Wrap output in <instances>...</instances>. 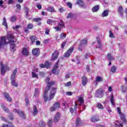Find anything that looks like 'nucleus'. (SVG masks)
<instances>
[{
	"instance_id": "1",
	"label": "nucleus",
	"mask_w": 127,
	"mask_h": 127,
	"mask_svg": "<svg viewBox=\"0 0 127 127\" xmlns=\"http://www.w3.org/2000/svg\"><path fill=\"white\" fill-rule=\"evenodd\" d=\"M17 74V69L15 68L12 71V74L11 75L10 77L11 84L12 86H14V87H18V84L17 83V82H16V81H15V80L16 79V78L15 77Z\"/></svg>"
},
{
	"instance_id": "2",
	"label": "nucleus",
	"mask_w": 127,
	"mask_h": 127,
	"mask_svg": "<svg viewBox=\"0 0 127 127\" xmlns=\"http://www.w3.org/2000/svg\"><path fill=\"white\" fill-rule=\"evenodd\" d=\"M1 68H0V73L1 75H4L6 72V71H10V68L9 66H7V64H3L2 63H0Z\"/></svg>"
},
{
	"instance_id": "3",
	"label": "nucleus",
	"mask_w": 127,
	"mask_h": 127,
	"mask_svg": "<svg viewBox=\"0 0 127 127\" xmlns=\"http://www.w3.org/2000/svg\"><path fill=\"white\" fill-rule=\"evenodd\" d=\"M117 112L119 115L120 116V119L121 121H122L123 124H127V120L126 118V116L124 113H122V110H121V108L118 107L117 108Z\"/></svg>"
},
{
	"instance_id": "4",
	"label": "nucleus",
	"mask_w": 127,
	"mask_h": 127,
	"mask_svg": "<svg viewBox=\"0 0 127 127\" xmlns=\"http://www.w3.org/2000/svg\"><path fill=\"white\" fill-rule=\"evenodd\" d=\"M105 91L102 88H99L97 89L95 92V97L96 98H102L104 97V93Z\"/></svg>"
},
{
	"instance_id": "5",
	"label": "nucleus",
	"mask_w": 127,
	"mask_h": 127,
	"mask_svg": "<svg viewBox=\"0 0 127 127\" xmlns=\"http://www.w3.org/2000/svg\"><path fill=\"white\" fill-rule=\"evenodd\" d=\"M60 62V60H58L57 63L55 64L54 68L52 71L53 74H55L56 75H59V71H57V69H58V64Z\"/></svg>"
},
{
	"instance_id": "6",
	"label": "nucleus",
	"mask_w": 127,
	"mask_h": 127,
	"mask_svg": "<svg viewBox=\"0 0 127 127\" xmlns=\"http://www.w3.org/2000/svg\"><path fill=\"white\" fill-rule=\"evenodd\" d=\"M57 89L56 88H52L51 91V94L49 96L48 101H50L51 100L53 99L54 97H55V95L56 94V90Z\"/></svg>"
},
{
	"instance_id": "7",
	"label": "nucleus",
	"mask_w": 127,
	"mask_h": 127,
	"mask_svg": "<svg viewBox=\"0 0 127 127\" xmlns=\"http://www.w3.org/2000/svg\"><path fill=\"white\" fill-rule=\"evenodd\" d=\"M14 113H17L18 115L19 116L20 118H22L23 120H25L26 116L24 112L21 110H17L16 109H13Z\"/></svg>"
},
{
	"instance_id": "8",
	"label": "nucleus",
	"mask_w": 127,
	"mask_h": 127,
	"mask_svg": "<svg viewBox=\"0 0 127 127\" xmlns=\"http://www.w3.org/2000/svg\"><path fill=\"white\" fill-rule=\"evenodd\" d=\"M74 51V48L70 47L69 49L64 54V56L65 58H69L70 57V54Z\"/></svg>"
},
{
	"instance_id": "9",
	"label": "nucleus",
	"mask_w": 127,
	"mask_h": 127,
	"mask_svg": "<svg viewBox=\"0 0 127 127\" xmlns=\"http://www.w3.org/2000/svg\"><path fill=\"white\" fill-rule=\"evenodd\" d=\"M6 44V40L4 37H2L0 40V50H1Z\"/></svg>"
},
{
	"instance_id": "10",
	"label": "nucleus",
	"mask_w": 127,
	"mask_h": 127,
	"mask_svg": "<svg viewBox=\"0 0 127 127\" xmlns=\"http://www.w3.org/2000/svg\"><path fill=\"white\" fill-rule=\"evenodd\" d=\"M32 52L34 56L37 57L39 56V55L40 54V50H39V48H34L32 50Z\"/></svg>"
},
{
	"instance_id": "11",
	"label": "nucleus",
	"mask_w": 127,
	"mask_h": 127,
	"mask_svg": "<svg viewBox=\"0 0 127 127\" xmlns=\"http://www.w3.org/2000/svg\"><path fill=\"white\" fill-rule=\"evenodd\" d=\"M90 120L92 123H97V122L100 121V117L98 115L92 116L90 118Z\"/></svg>"
},
{
	"instance_id": "12",
	"label": "nucleus",
	"mask_w": 127,
	"mask_h": 127,
	"mask_svg": "<svg viewBox=\"0 0 127 127\" xmlns=\"http://www.w3.org/2000/svg\"><path fill=\"white\" fill-rule=\"evenodd\" d=\"M58 55H59V52L58 51H55L52 54V58L51 59V61H55L58 59Z\"/></svg>"
},
{
	"instance_id": "13",
	"label": "nucleus",
	"mask_w": 127,
	"mask_h": 127,
	"mask_svg": "<svg viewBox=\"0 0 127 127\" xmlns=\"http://www.w3.org/2000/svg\"><path fill=\"white\" fill-rule=\"evenodd\" d=\"M61 117V114L59 112L57 113V115H55L54 117V123H58L59 122V120H60V118Z\"/></svg>"
},
{
	"instance_id": "14",
	"label": "nucleus",
	"mask_w": 127,
	"mask_h": 127,
	"mask_svg": "<svg viewBox=\"0 0 127 127\" xmlns=\"http://www.w3.org/2000/svg\"><path fill=\"white\" fill-rule=\"evenodd\" d=\"M76 3L82 8H85V7H86V5L83 0H76Z\"/></svg>"
},
{
	"instance_id": "15",
	"label": "nucleus",
	"mask_w": 127,
	"mask_h": 127,
	"mask_svg": "<svg viewBox=\"0 0 127 127\" xmlns=\"http://www.w3.org/2000/svg\"><path fill=\"white\" fill-rule=\"evenodd\" d=\"M3 95L4 98L6 99L7 102H9L10 103L12 102V99L11 98V97H10L9 94L7 93V92H4Z\"/></svg>"
},
{
	"instance_id": "16",
	"label": "nucleus",
	"mask_w": 127,
	"mask_h": 127,
	"mask_svg": "<svg viewBox=\"0 0 127 127\" xmlns=\"http://www.w3.org/2000/svg\"><path fill=\"white\" fill-rule=\"evenodd\" d=\"M8 40L10 43H14V42H16V40L15 41L14 36L12 34H9L7 36Z\"/></svg>"
},
{
	"instance_id": "17",
	"label": "nucleus",
	"mask_w": 127,
	"mask_h": 127,
	"mask_svg": "<svg viewBox=\"0 0 127 127\" xmlns=\"http://www.w3.org/2000/svg\"><path fill=\"white\" fill-rule=\"evenodd\" d=\"M55 81H50L49 82H48L46 87V90L49 91L50 90V88H51L52 86L55 85Z\"/></svg>"
},
{
	"instance_id": "18",
	"label": "nucleus",
	"mask_w": 127,
	"mask_h": 127,
	"mask_svg": "<svg viewBox=\"0 0 127 127\" xmlns=\"http://www.w3.org/2000/svg\"><path fill=\"white\" fill-rule=\"evenodd\" d=\"M41 20H42V18L41 17L35 18L33 19V21L34 22H38L37 24L38 26H40L41 25L42 23L41 22H39L41 21Z\"/></svg>"
},
{
	"instance_id": "19",
	"label": "nucleus",
	"mask_w": 127,
	"mask_h": 127,
	"mask_svg": "<svg viewBox=\"0 0 127 127\" xmlns=\"http://www.w3.org/2000/svg\"><path fill=\"white\" fill-rule=\"evenodd\" d=\"M117 12L119 13L120 15H124V8L122 5H120L118 7L117 9Z\"/></svg>"
},
{
	"instance_id": "20",
	"label": "nucleus",
	"mask_w": 127,
	"mask_h": 127,
	"mask_svg": "<svg viewBox=\"0 0 127 127\" xmlns=\"http://www.w3.org/2000/svg\"><path fill=\"white\" fill-rule=\"evenodd\" d=\"M22 54L24 56H29V52L28 50L26 48H23L22 51Z\"/></svg>"
},
{
	"instance_id": "21",
	"label": "nucleus",
	"mask_w": 127,
	"mask_h": 127,
	"mask_svg": "<svg viewBox=\"0 0 127 127\" xmlns=\"http://www.w3.org/2000/svg\"><path fill=\"white\" fill-rule=\"evenodd\" d=\"M30 40H31V45H33L34 43H35V41L37 40V37L36 36L32 35L30 37Z\"/></svg>"
},
{
	"instance_id": "22",
	"label": "nucleus",
	"mask_w": 127,
	"mask_h": 127,
	"mask_svg": "<svg viewBox=\"0 0 127 127\" xmlns=\"http://www.w3.org/2000/svg\"><path fill=\"white\" fill-rule=\"evenodd\" d=\"M88 42V41L87 39H82L80 41V44L78 45V46L79 47H83V46H86L87 45V43Z\"/></svg>"
},
{
	"instance_id": "23",
	"label": "nucleus",
	"mask_w": 127,
	"mask_h": 127,
	"mask_svg": "<svg viewBox=\"0 0 127 127\" xmlns=\"http://www.w3.org/2000/svg\"><path fill=\"white\" fill-rule=\"evenodd\" d=\"M100 82H103V78L100 76H96L95 80V85L97 86Z\"/></svg>"
},
{
	"instance_id": "24",
	"label": "nucleus",
	"mask_w": 127,
	"mask_h": 127,
	"mask_svg": "<svg viewBox=\"0 0 127 127\" xmlns=\"http://www.w3.org/2000/svg\"><path fill=\"white\" fill-rule=\"evenodd\" d=\"M48 92L49 91H47L46 90H45L43 95L44 100L46 102H47V101H48V95H47Z\"/></svg>"
},
{
	"instance_id": "25",
	"label": "nucleus",
	"mask_w": 127,
	"mask_h": 127,
	"mask_svg": "<svg viewBox=\"0 0 127 127\" xmlns=\"http://www.w3.org/2000/svg\"><path fill=\"white\" fill-rule=\"evenodd\" d=\"M0 106L2 109L4 110V112H5L6 113H9V109L8 108L5 107V104L4 103H1Z\"/></svg>"
},
{
	"instance_id": "26",
	"label": "nucleus",
	"mask_w": 127,
	"mask_h": 127,
	"mask_svg": "<svg viewBox=\"0 0 127 127\" xmlns=\"http://www.w3.org/2000/svg\"><path fill=\"white\" fill-rule=\"evenodd\" d=\"M82 83L83 86H85L88 83V78L85 75L82 77Z\"/></svg>"
},
{
	"instance_id": "27",
	"label": "nucleus",
	"mask_w": 127,
	"mask_h": 127,
	"mask_svg": "<svg viewBox=\"0 0 127 127\" xmlns=\"http://www.w3.org/2000/svg\"><path fill=\"white\" fill-rule=\"evenodd\" d=\"M82 120H80V118H77L76 120L75 125L77 127H80L82 125Z\"/></svg>"
},
{
	"instance_id": "28",
	"label": "nucleus",
	"mask_w": 127,
	"mask_h": 127,
	"mask_svg": "<svg viewBox=\"0 0 127 127\" xmlns=\"http://www.w3.org/2000/svg\"><path fill=\"white\" fill-rule=\"evenodd\" d=\"M99 8H100V5H97L96 6H94L92 8V11H93V12H97V11L99 10Z\"/></svg>"
},
{
	"instance_id": "29",
	"label": "nucleus",
	"mask_w": 127,
	"mask_h": 127,
	"mask_svg": "<svg viewBox=\"0 0 127 127\" xmlns=\"http://www.w3.org/2000/svg\"><path fill=\"white\" fill-rule=\"evenodd\" d=\"M107 58L108 59V61H113V60H115V59L112 57V53H109L107 55Z\"/></svg>"
},
{
	"instance_id": "30",
	"label": "nucleus",
	"mask_w": 127,
	"mask_h": 127,
	"mask_svg": "<svg viewBox=\"0 0 127 127\" xmlns=\"http://www.w3.org/2000/svg\"><path fill=\"white\" fill-rule=\"evenodd\" d=\"M108 15H109V10H105L102 13L101 16L102 17H105L106 16H108Z\"/></svg>"
},
{
	"instance_id": "31",
	"label": "nucleus",
	"mask_w": 127,
	"mask_h": 127,
	"mask_svg": "<svg viewBox=\"0 0 127 127\" xmlns=\"http://www.w3.org/2000/svg\"><path fill=\"white\" fill-rule=\"evenodd\" d=\"M38 114V110H37V107L36 106L34 105V110L33 111V116H36Z\"/></svg>"
},
{
	"instance_id": "32",
	"label": "nucleus",
	"mask_w": 127,
	"mask_h": 127,
	"mask_svg": "<svg viewBox=\"0 0 127 127\" xmlns=\"http://www.w3.org/2000/svg\"><path fill=\"white\" fill-rule=\"evenodd\" d=\"M2 25L5 26L6 29L8 28V26H7V22H6V18H5V17L3 18Z\"/></svg>"
},
{
	"instance_id": "33",
	"label": "nucleus",
	"mask_w": 127,
	"mask_h": 127,
	"mask_svg": "<svg viewBox=\"0 0 127 127\" xmlns=\"http://www.w3.org/2000/svg\"><path fill=\"white\" fill-rule=\"evenodd\" d=\"M110 103L112 104V106H115V97H114V94H111V97L110 98Z\"/></svg>"
},
{
	"instance_id": "34",
	"label": "nucleus",
	"mask_w": 127,
	"mask_h": 127,
	"mask_svg": "<svg viewBox=\"0 0 127 127\" xmlns=\"http://www.w3.org/2000/svg\"><path fill=\"white\" fill-rule=\"evenodd\" d=\"M47 11H49L50 12H55V9L53 7H49L47 8Z\"/></svg>"
},
{
	"instance_id": "35",
	"label": "nucleus",
	"mask_w": 127,
	"mask_h": 127,
	"mask_svg": "<svg viewBox=\"0 0 127 127\" xmlns=\"http://www.w3.org/2000/svg\"><path fill=\"white\" fill-rule=\"evenodd\" d=\"M60 21H61V23L59 22L58 23V25H59L60 27H64V28H65V24L64 23V22L63 21V20H61Z\"/></svg>"
},
{
	"instance_id": "36",
	"label": "nucleus",
	"mask_w": 127,
	"mask_h": 127,
	"mask_svg": "<svg viewBox=\"0 0 127 127\" xmlns=\"http://www.w3.org/2000/svg\"><path fill=\"white\" fill-rule=\"evenodd\" d=\"M122 93H126L127 90V87L125 85H122L121 86Z\"/></svg>"
},
{
	"instance_id": "37",
	"label": "nucleus",
	"mask_w": 127,
	"mask_h": 127,
	"mask_svg": "<svg viewBox=\"0 0 127 127\" xmlns=\"http://www.w3.org/2000/svg\"><path fill=\"white\" fill-rule=\"evenodd\" d=\"M57 110V109H60V103L55 102L53 106Z\"/></svg>"
},
{
	"instance_id": "38",
	"label": "nucleus",
	"mask_w": 127,
	"mask_h": 127,
	"mask_svg": "<svg viewBox=\"0 0 127 127\" xmlns=\"http://www.w3.org/2000/svg\"><path fill=\"white\" fill-rule=\"evenodd\" d=\"M116 71H117V66L115 65L112 66L111 68V72H112V73H116Z\"/></svg>"
},
{
	"instance_id": "39",
	"label": "nucleus",
	"mask_w": 127,
	"mask_h": 127,
	"mask_svg": "<svg viewBox=\"0 0 127 127\" xmlns=\"http://www.w3.org/2000/svg\"><path fill=\"white\" fill-rule=\"evenodd\" d=\"M39 127H45V123L42 121H40L39 123Z\"/></svg>"
},
{
	"instance_id": "40",
	"label": "nucleus",
	"mask_w": 127,
	"mask_h": 127,
	"mask_svg": "<svg viewBox=\"0 0 127 127\" xmlns=\"http://www.w3.org/2000/svg\"><path fill=\"white\" fill-rule=\"evenodd\" d=\"M74 15H75V14L73 13H69L67 14L66 18H73V17H74Z\"/></svg>"
},
{
	"instance_id": "41",
	"label": "nucleus",
	"mask_w": 127,
	"mask_h": 127,
	"mask_svg": "<svg viewBox=\"0 0 127 127\" xmlns=\"http://www.w3.org/2000/svg\"><path fill=\"white\" fill-rule=\"evenodd\" d=\"M109 37H110V38H115L116 37L111 30H109Z\"/></svg>"
},
{
	"instance_id": "42",
	"label": "nucleus",
	"mask_w": 127,
	"mask_h": 127,
	"mask_svg": "<svg viewBox=\"0 0 127 127\" xmlns=\"http://www.w3.org/2000/svg\"><path fill=\"white\" fill-rule=\"evenodd\" d=\"M34 27V26H33V24L32 23H29L27 25V28L28 29H32Z\"/></svg>"
},
{
	"instance_id": "43",
	"label": "nucleus",
	"mask_w": 127,
	"mask_h": 127,
	"mask_svg": "<svg viewBox=\"0 0 127 127\" xmlns=\"http://www.w3.org/2000/svg\"><path fill=\"white\" fill-rule=\"evenodd\" d=\"M45 66L47 69H49L50 68V63L49 62H46L45 63Z\"/></svg>"
},
{
	"instance_id": "44",
	"label": "nucleus",
	"mask_w": 127,
	"mask_h": 127,
	"mask_svg": "<svg viewBox=\"0 0 127 127\" xmlns=\"http://www.w3.org/2000/svg\"><path fill=\"white\" fill-rule=\"evenodd\" d=\"M97 108L98 109H99L100 110H103L104 109V106L101 103H97Z\"/></svg>"
},
{
	"instance_id": "45",
	"label": "nucleus",
	"mask_w": 127,
	"mask_h": 127,
	"mask_svg": "<svg viewBox=\"0 0 127 127\" xmlns=\"http://www.w3.org/2000/svg\"><path fill=\"white\" fill-rule=\"evenodd\" d=\"M16 19H17V18L15 16L11 17V21L12 22H15V21H16Z\"/></svg>"
},
{
	"instance_id": "46",
	"label": "nucleus",
	"mask_w": 127,
	"mask_h": 127,
	"mask_svg": "<svg viewBox=\"0 0 127 127\" xmlns=\"http://www.w3.org/2000/svg\"><path fill=\"white\" fill-rule=\"evenodd\" d=\"M52 124H53V121L52 120L50 119L48 122V125L49 127H52Z\"/></svg>"
},
{
	"instance_id": "47",
	"label": "nucleus",
	"mask_w": 127,
	"mask_h": 127,
	"mask_svg": "<svg viewBox=\"0 0 127 127\" xmlns=\"http://www.w3.org/2000/svg\"><path fill=\"white\" fill-rule=\"evenodd\" d=\"M38 94H39V89L38 88H35L34 96L36 97V95H38Z\"/></svg>"
},
{
	"instance_id": "48",
	"label": "nucleus",
	"mask_w": 127,
	"mask_h": 127,
	"mask_svg": "<svg viewBox=\"0 0 127 127\" xmlns=\"http://www.w3.org/2000/svg\"><path fill=\"white\" fill-rule=\"evenodd\" d=\"M78 101L80 104H83V103H84V99L83 97H79Z\"/></svg>"
},
{
	"instance_id": "49",
	"label": "nucleus",
	"mask_w": 127,
	"mask_h": 127,
	"mask_svg": "<svg viewBox=\"0 0 127 127\" xmlns=\"http://www.w3.org/2000/svg\"><path fill=\"white\" fill-rule=\"evenodd\" d=\"M32 77L33 78H37V79H38V75L37 74H36V73H35V72H32Z\"/></svg>"
},
{
	"instance_id": "50",
	"label": "nucleus",
	"mask_w": 127,
	"mask_h": 127,
	"mask_svg": "<svg viewBox=\"0 0 127 127\" xmlns=\"http://www.w3.org/2000/svg\"><path fill=\"white\" fill-rule=\"evenodd\" d=\"M66 44H67V42L66 41H64L62 43V48L63 49H64V48L65 47V46L66 45Z\"/></svg>"
},
{
	"instance_id": "51",
	"label": "nucleus",
	"mask_w": 127,
	"mask_h": 127,
	"mask_svg": "<svg viewBox=\"0 0 127 127\" xmlns=\"http://www.w3.org/2000/svg\"><path fill=\"white\" fill-rule=\"evenodd\" d=\"M16 7L18 10H21V5L20 4H16Z\"/></svg>"
},
{
	"instance_id": "52",
	"label": "nucleus",
	"mask_w": 127,
	"mask_h": 127,
	"mask_svg": "<svg viewBox=\"0 0 127 127\" xmlns=\"http://www.w3.org/2000/svg\"><path fill=\"white\" fill-rule=\"evenodd\" d=\"M54 28L56 30V31H61V27L59 26L55 27Z\"/></svg>"
},
{
	"instance_id": "53",
	"label": "nucleus",
	"mask_w": 127,
	"mask_h": 127,
	"mask_svg": "<svg viewBox=\"0 0 127 127\" xmlns=\"http://www.w3.org/2000/svg\"><path fill=\"white\" fill-rule=\"evenodd\" d=\"M47 24H51V23H53V21L52 19H49L47 21Z\"/></svg>"
},
{
	"instance_id": "54",
	"label": "nucleus",
	"mask_w": 127,
	"mask_h": 127,
	"mask_svg": "<svg viewBox=\"0 0 127 127\" xmlns=\"http://www.w3.org/2000/svg\"><path fill=\"white\" fill-rule=\"evenodd\" d=\"M25 101L26 106H28V104H29V99L27 97H26Z\"/></svg>"
},
{
	"instance_id": "55",
	"label": "nucleus",
	"mask_w": 127,
	"mask_h": 127,
	"mask_svg": "<svg viewBox=\"0 0 127 127\" xmlns=\"http://www.w3.org/2000/svg\"><path fill=\"white\" fill-rule=\"evenodd\" d=\"M66 5L67 6H68V7L69 8H72V3H71V2H67V3H66Z\"/></svg>"
},
{
	"instance_id": "56",
	"label": "nucleus",
	"mask_w": 127,
	"mask_h": 127,
	"mask_svg": "<svg viewBox=\"0 0 127 127\" xmlns=\"http://www.w3.org/2000/svg\"><path fill=\"white\" fill-rule=\"evenodd\" d=\"M49 32H50V29H46L45 33L46 35H49Z\"/></svg>"
},
{
	"instance_id": "57",
	"label": "nucleus",
	"mask_w": 127,
	"mask_h": 127,
	"mask_svg": "<svg viewBox=\"0 0 127 127\" xmlns=\"http://www.w3.org/2000/svg\"><path fill=\"white\" fill-rule=\"evenodd\" d=\"M61 38L62 39H64V38H66V35H64V33H62L61 34Z\"/></svg>"
},
{
	"instance_id": "58",
	"label": "nucleus",
	"mask_w": 127,
	"mask_h": 127,
	"mask_svg": "<svg viewBox=\"0 0 127 127\" xmlns=\"http://www.w3.org/2000/svg\"><path fill=\"white\" fill-rule=\"evenodd\" d=\"M14 2V1L13 0H8V4H12Z\"/></svg>"
},
{
	"instance_id": "59",
	"label": "nucleus",
	"mask_w": 127,
	"mask_h": 127,
	"mask_svg": "<svg viewBox=\"0 0 127 127\" xmlns=\"http://www.w3.org/2000/svg\"><path fill=\"white\" fill-rule=\"evenodd\" d=\"M11 50L14 52V50H13V49H14V48H15V45L14 44H12L11 45Z\"/></svg>"
},
{
	"instance_id": "60",
	"label": "nucleus",
	"mask_w": 127,
	"mask_h": 127,
	"mask_svg": "<svg viewBox=\"0 0 127 127\" xmlns=\"http://www.w3.org/2000/svg\"><path fill=\"white\" fill-rule=\"evenodd\" d=\"M71 81H68L67 83H66L65 85L66 87H70V85H71Z\"/></svg>"
},
{
	"instance_id": "61",
	"label": "nucleus",
	"mask_w": 127,
	"mask_h": 127,
	"mask_svg": "<svg viewBox=\"0 0 127 127\" xmlns=\"http://www.w3.org/2000/svg\"><path fill=\"white\" fill-rule=\"evenodd\" d=\"M49 81H50V77H47L46 79V83L48 84V83H49Z\"/></svg>"
},
{
	"instance_id": "62",
	"label": "nucleus",
	"mask_w": 127,
	"mask_h": 127,
	"mask_svg": "<svg viewBox=\"0 0 127 127\" xmlns=\"http://www.w3.org/2000/svg\"><path fill=\"white\" fill-rule=\"evenodd\" d=\"M20 28V25H18L17 26H16L15 27H12L13 29L15 30V29H18V28Z\"/></svg>"
},
{
	"instance_id": "63",
	"label": "nucleus",
	"mask_w": 127,
	"mask_h": 127,
	"mask_svg": "<svg viewBox=\"0 0 127 127\" xmlns=\"http://www.w3.org/2000/svg\"><path fill=\"white\" fill-rule=\"evenodd\" d=\"M57 109L53 106L51 107L50 111L51 112H54V111H56Z\"/></svg>"
},
{
	"instance_id": "64",
	"label": "nucleus",
	"mask_w": 127,
	"mask_h": 127,
	"mask_svg": "<svg viewBox=\"0 0 127 127\" xmlns=\"http://www.w3.org/2000/svg\"><path fill=\"white\" fill-rule=\"evenodd\" d=\"M40 68H45V64H40Z\"/></svg>"
}]
</instances>
